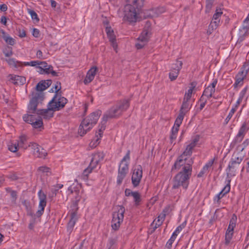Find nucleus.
<instances>
[{"label": "nucleus", "mask_w": 249, "mask_h": 249, "mask_svg": "<svg viewBox=\"0 0 249 249\" xmlns=\"http://www.w3.org/2000/svg\"><path fill=\"white\" fill-rule=\"evenodd\" d=\"M44 98V95L43 92H33L32 98L30 99L28 105V110L27 114H31L34 115H42L45 118H51L53 116V113L48 116V110L47 109H38L37 106L41 103Z\"/></svg>", "instance_id": "f257e3e1"}, {"label": "nucleus", "mask_w": 249, "mask_h": 249, "mask_svg": "<svg viewBox=\"0 0 249 249\" xmlns=\"http://www.w3.org/2000/svg\"><path fill=\"white\" fill-rule=\"evenodd\" d=\"M192 175L191 169L189 168L180 170L173 178L172 189H177L180 187L186 190L189 184V179Z\"/></svg>", "instance_id": "f03ea898"}, {"label": "nucleus", "mask_w": 249, "mask_h": 249, "mask_svg": "<svg viewBox=\"0 0 249 249\" xmlns=\"http://www.w3.org/2000/svg\"><path fill=\"white\" fill-rule=\"evenodd\" d=\"M101 115V111L98 110L83 119L79 128V134L81 136L85 135L96 124Z\"/></svg>", "instance_id": "7ed1b4c3"}, {"label": "nucleus", "mask_w": 249, "mask_h": 249, "mask_svg": "<svg viewBox=\"0 0 249 249\" xmlns=\"http://www.w3.org/2000/svg\"><path fill=\"white\" fill-rule=\"evenodd\" d=\"M139 8L130 4H126L124 8L123 20L129 24L133 25L138 19Z\"/></svg>", "instance_id": "20e7f679"}, {"label": "nucleus", "mask_w": 249, "mask_h": 249, "mask_svg": "<svg viewBox=\"0 0 249 249\" xmlns=\"http://www.w3.org/2000/svg\"><path fill=\"white\" fill-rule=\"evenodd\" d=\"M105 156V154L104 152L101 151H98L92 154V158L89 166L83 171L82 176L84 179L87 178L89 174L97 167L100 161L103 160Z\"/></svg>", "instance_id": "39448f33"}, {"label": "nucleus", "mask_w": 249, "mask_h": 249, "mask_svg": "<svg viewBox=\"0 0 249 249\" xmlns=\"http://www.w3.org/2000/svg\"><path fill=\"white\" fill-rule=\"evenodd\" d=\"M68 100L62 97L60 93H55L48 104V110L58 111L63 108L67 104Z\"/></svg>", "instance_id": "423d86ee"}, {"label": "nucleus", "mask_w": 249, "mask_h": 249, "mask_svg": "<svg viewBox=\"0 0 249 249\" xmlns=\"http://www.w3.org/2000/svg\"><path fill=\"white\" fill-rule=\"evenodd\" d=\"M194 163V160L192 158L184 157V156H179L174 165L172 168V170L174 169H181L184 170L185 167L189 168L191 169V172H192V165Z\"/></svg>", "instance_id": "0eeeda50"}, {"label": "nucleus", "mask_w": 249, "mask_h": 249, "mask_svg": "<svg viewBox=\"0 0 249 249\" xmlns=\"http://www.w3.org/2000/svg\"><path fill=\"white\" fill-rule=\"evenodd\" d=\"M23 120L26 123L30 124L34 128H40L43 126V122L40 115L26 114L23 116Z\"/></svg>", "instance_id": "6e6552de"}, {"label": "nucleus", "mask_w": 249, "mask_h": 249, "mask_svg": "<svg viewBox=\"0 0 249 249\" xmlns=\"http://www.w3.org/2000/svg\"><path fill=\"white\" fill-rule=\"evenodd\" d=\"M249 130V124L247 122H244L240 126L238 132L234 137L231 145L234 146L236 144L241 142L244 139L245 136Z\"/></svg>", "instance_id": "1a4fd4ad"}, {"label": "nucleus", "mask_w": 249, "mask_h": 249, "mask_svg": "<svg viewBox=\"0 0 249 249\" xmlns=\"http://www.w3.org/2000/svg\"><path fill=\"white\" fill-rule=\"evenodd\" d=\"M150 32L148 28H144L137 39L135 47L137 49H141L147 43L150 36Z\"/></svg>", "instance_id": "9d476101"}, {"label": "nucleus", "mask_w": 249, "mask_h": 249, "mask_svg": "<svg viewBox=\"0 0 249 249\" xmlns=\"http://www.w3.org/2000/svg\"><path fill=\"white\" fill-rule=\"evenodd\" d=\"M39 65L36 67L37 72L40 74H50L53 76H57L58 74L53 71V67L48 65L45 61H39Z\"/></svg>", "instance_id": "9b49d317"}, {"label": "nucleus", "mask_w": 249, "mask_h": 249, "mask_svg": "<svg viewBox=\"0 0 249 249\" xmlns=\"http://www.w3.org/2000/svg\"><path fill=\"white\" fill-rule=\"evenodd\" d=\"M142 177V168L141 165H137L133 169L131 177L132 183L134 187H136L140 184Z\"/></svg>", "instance_id": "f8f14e48"}, {"label": "nucleus", "mask_w": 249, "mask_h": 249, "mask_svg": "<svg viewBox=\"0 0 249 249\" xmlns=\"http://www.w3.org/2000/svg\"><path fill=\"white\" fill-rule=\"evenodd\" d=\"M79 187L78 186H73L71 185L68 188V191L70 192V194L73 195V198L72 199L73 201V207H75L76 210L78 208H77L78 206V204L79 201L81 199V196L80 195V190L79 189Z\"/></svg>", "instance_id": "ddd939ff"}, {"label": "nucleus", "mask_w": 249, "mask_h": 249, "mask_svg": "<svg viewBox=\"0 0 249 249\" xmlns=\"http://www.w3.org/2000/svg\"><path fill=\"white\" fill-rule=\"evenodd\" d=\"M223 14L221 9H216L215 13L213 14L209 26V30L210 31L216 29L219 25L220 18Z\"/></svg>", "instance_id": "4468645a"}, {"label": "nucleus", "mask_w": 249, "mask_h": 249, "mask_svg": "<svg viewBox=\"0 0 249 249\" xmlns=\"http://www.w3.org/2000/svg\"><path fill=\"white\" fill-rule=\"evenodd\" d=\"M128 163L126 162L124 164L120 163L117 179V183L118 185H120L122 183L123 179L124 178L128 172Z\"/></svg>", "instance_id": "2eb2a0df"}, {"label": "nucleus", "mask_w": 249, "mask_h": 249, "mask_svg": "<svg viewBox=\"0 0 249 249\" xmlns=\"http://www.w3.org/2000/svg\"><path fill=\"white\" fill-rule=\"evenodd\" d=\"M38 196L39 199V209L36 212V215L37 217H40L43 213L46 206V195L40 190L38 193Z\"/></svg>", "instance_id": "dca6fc26"}, {"label": "nucleus", "mask_w": 249, "mask_h": 249, "mask_svg": "<svg viewBox=\"0 0 249 249\" xmlns=\"http://www.w3.org/2000/svg\"><path fill=\"white\" fill-rule=\"evenodd\" d=\"M122 115L119 109L116 105L112 106L104 115L103 119L107 122L108 119L116 118Z\"/></svg>", "instance_id": "f3484780"}, {"label": "nucleus", "mask_w": 249, "mask_h": 249, "mask_svg": "<svg viewBox=\"0 0 249 249\" xmlns=\"http://www.w3.org/2000/svg\"><path fill=\"white\" fill-rule=\"evenodd\" d=\"M182 62L181 61L177 60L175 64L173 65L172 69L169 74V78L171 81L175 80L178 77L179 72L181 69Z\"/></svg>", "instance_id": "a211bd4d"}, {"label": "nucleus", "mask_w": 249, "mask_h": 249, "mask_svg": "<svg viewBox=\"0 0 249 249\" xmlns=\"http://www.w3.org/2000/svg\"><path fill=\"white\" fill-rule=\"evenodd\" d=\"M34 150L33 153L35 156L40 158H45L47 155V153L44 149L36 143H31L29 145Z\"/></svg>", "instance_id": "6ab92c4d"}, {"label": "nucleus", "mask_w": 249, "mask_h": 249, "mask_svg": "<svg viewBox=\"0 0 249 249\" xmlns=\"http://www.w3.org/2000/svg\"><path fill=\"white\" fill-rule=\"evenodd\" d=\"M226 181H227L226 185L217 195H216L214 196V197L213 198V201L215 203H217V204H219L220 202V199L230 191V189H231L230 183L231 181V179H227Z\"/></svg>", "instance_id": "aec40b11"}, {"label": "nucleus", "mask_w": 249, "mask_h": 249, "mask_svg": "<svg viewBox=\"0 0 249 249\" xmlns=\"http://www.w3.org/2000/svg\"><path fill=\"white\" fill-rule=\"evenodd\" d=\"M239 164H240L238 163L236 161L231 159L228 166L226 170L227 178V179H231L230 178L231 177L235 176L236 169Z\"/></svg>", "instance_id": "412c9836"}, {"label": "nucleus", "mask_w": 249, "mask_h": 249, "mask_svg": "<svg viewBox=\"0 0 249 249\" xmlns=\"http://www.w3.org/2000/svg\"><path fill=\"white\" fill-rule=\"evenodd\" d=\"M217 83V80L216 79H213L212 84L205 89L201 96L206 97L207 99L212 97L215 91V86Z\"/></svg>", "instance_id": "4be33fe9"}, {"label": "nucleus", "mask_w": 249, "mask_h": 249, "mask_svg": "<svg viewBox=\"0 0 249 249\" xmlns=\"http://www.w3.org/2000/svg\"><path fill=\"white\" fill-rule=\"evenodd\" d=\"M166 216V211L165 210L159 214L158 217L155 219L151 223V226L153 227V231L161 226L165 219Z\"/></svg>", "instance_id": "5701e85b"}, {"label": "nucleus", "mask_w": 249, "mask_h": 249, "mask_svg": "<svg viewBox=\"0 0 249 249\" xmlns=\"http://www.w3.org/2000/svg\"><path fill=\"white\" fill-rule=\"evenodd\" d=\"M121 113L125 111L130 106V99H124L118 101L116 104Z\"/></svg>", "instance_id": "b1692460"}, {"label": "nucleus", "mask_w": 249, "mask_h": 249, "mask_svg": "<svg viewBox=\"0 0 249 249\" xmlns=\"http://www.w3.org/2000/svg\"><path fill=\"white\" fill-rule=\"evenodd\" d=\"M125 208L123 206H119L117 211L114 212L112 213V219H116L121 222L123 221Z\"/></svg>", "instance_id": "393cba45"}, {"label": "nucleus", "mask_w": 249, "mask_h": 249, "mask_svg": "<svg viewBox=\"0 0 249 249\" xmlns=\"http://www.w3.org/2000/svg\"><path fill=\"white\" fill-rule=\"evenodd\" d=\"M97 71V68L96 67H93L89 70L84 80L85 84L87 85L89 83L94 79Z\"/></svg>", "instance_id": "a878e982"}, {"label": "nucleus", "mask_w": 249, "mask_h": 249, "mask_svg": "<svg viewBox=\"0 0 249 249\" xmlns=\"http://www.w3.org/2000/svg\"><path fill=\"white\" fill-rule=\"evenodd\" d=\"M52 81L51 80H42L39 82L36 86V92H42L51 86Z\"/></svg>", "instance_id": "bb28decb"}, {"label": "nucleus", "mask_w": 249, "mask_h": 249, "mask_svg": "<svg viewBox=\"0 0 249 249\" xmlns=\"http://www.w3.org/2000/svg\"><path fill=\"white\" fill-rule=\"evenodd\" d=\"M249 71V62H245L244 63L240 71L237 74L235 77L237 78H242L244 80V78L246 77L247 74Z\"/></svg>", "instance_id": "cd10ccee"}, {"label": "nucleus", "mask_w": 249, "mask_h": 249, "mask_svg": "<svg viewBox=\"0 0 249 249\" xmlns=\"http://www.w3.org/2000/svg\"><path fill=\"white\" fill-rule=\"evenodd\" d=\"M77 213L73 212L71 213V219L67 225V231L71 233L73 229V227L77 220Z\"/></svg>", "instance_id": "c85d7f7f"}, {"label": "nucleus", "mask_w": 249, "mask_h": 249, "mask_svg": "<svg viewBox=\"0 0 249 249\" xmlns=\"http://www.w3.org/2000/svg\"><path fill=\"white\" fill-rule=\"evenodd\" d=\"M106 32L109 41L112 43L113 47L114 48L116 46V37L113 30L110 27H107L106 29Z\"/></svg>", "instance_id": "c756f323"}, {"label": "nucleus", "mask_w": 249, "mask_h": 249, "mask_svg": "<svg viewBox=\"0 0 249 249\" xmlns=\"http://www.w3.org/2000/svg\"><path fill=\"white\" fill-rule=\"evenodd\" d=\"M189 101L190 100H185V99H183L182 105L179 111V113L185 115L187 112L189 111L191 108V106L189 102Z\"/></svg>", "instance_id": "7c9ffc66"}, {"label": "nucleus", "mask_w": 249, "mask_h": 249, "mask_svg": "<svg viewBox=\"0 0 249 249\" xmlns=\"http://www.w3.org/2000/svg\"><path fill=\"white\" fill-rule=\"evenodd\" d=\"M6 61L10 67H13L16 69L23 66L22 62L17 61L15 58L7 59H6Z\"/></svg>", "instance_id": "2f4dec72"}, {"label": "nucleus", "mask_w": 249, "mask_h": 249, "mask_svg": "<svg viewBox=\"0 0 249 249\" xmlns=\"http://www.w3.org/2000/svg\"><path fill=\"white\" fill-rule=\"evenodd\" d=\"M249 34L248 28H242L240 30L239 36L237 41V43H241Z\"/></svg>", "instance_id": "473e14b6"}, {"label": "nucleus", "mask_w": 249, "mask_h": 249, "mask_svg": "<svg viewBox=\"0 0 249 249\" xmlns=\"http://www.w3.org/2000/svg\"><path fill=\"white\" fill-rule=\"evenodd\" d=\"M237 221V216L235 214H233L230 219L229 225L226 231L233 232L234 228L236 226Z\"/></svg>", "instance_id": "72a5a7b5"}, {"label": "nucleus", "mask_w": 249, "mask_h": 249, "mask_svg": "<svg viewBox=\"0 0 249 249\" xmlns=\"http://www.w3.org/2000/svg\"><path fill=\"white\" fill-rule=\"evenodd\" d=\"M0 32L2 35V37L3 39L7 44L12 46H13L15 44V39L8 35L6 36L5 35V32L4 30H1Z\"/></svg>", "instance_id": "f704fd0d"}, {"label": "nucleus", "mask_w": 249, "mask_h": 249, "mask_svg": "<svg viewBox=\"0 0 249 249\" xmlns=\"http://www.w3.org/2000/svg\"><path fill=\"white\" fill-rule=\"evenodd\" d=\"M233 235V232L226 231L225 235L224 244L226 246H229L231 243V241Z\"/></svg>", "instance_id": "c9c22d12"}, {"label": "nucleus", "mask_w": 249, "mask_h": 249, "mask_svg": "<svg viewBox=\"0 0 249 249\" xmlns=\"http://www.w3.org/2000/svg\"><path fill=\"white\" fill-rule=\"evenodd\" d=\"M132 196L134 198L135 205L138 206L140 205L141 202V195L138 192H134Z\"/></svg>", "instance_id": "e433bc0d"}, {"label": "nucleus", "mask_w": 249, "mask_h": 249, "mask_svg": "<svg viewBox=\"0 0 249 249\" xmlns=\"http://www.w3.org/2000/svg\"><path fill=\"white\" fill-rule=\"evenodd\" d=\"M116 240L109 238L108 239L107 243V249H115L116 248Z\"/></svg>", "instance_id": "4c0bfd02"}, {"label": "nucleus", "mask_w": 249, "mask_h": 249, "mask_svg": "<svg viewBox=\"0 0 249 249\" xmlns=\"http://www.w3.org/2000/svg\"><path fill=\"white\" fill-rule=\"evenodd\" d=\"M179 233V231H176V229L174 231V232L173 233L171 237L169 239V240L167 241L166 245L169 248L170 247L172 246V245L173 243L174 242L175 240L176 239L178 234Z\"/></svg>", "instance_id": "58836bf2"}, {"label": "nucleus", "mask_w": 249, "mask_h": 249, "mask_svg": "<svg viewBox=\"0 0 249 249\" xmlns=\"http://www.w3.org/2000/svg\"><path fill=\"white\" fill-rule=\"evenodd\" d=\"M184 116L185 115L179 113L177 118H176V119L175 120L174 126H176V127H179L180 124H182V122L184 119Z\"/></svg>", "instance_id": "ea45409f"}, {"label": "nucleus", "mask_w": 249, "mask_h": 249, "mask_svg": "<svg viewBox=\"0 0 249 249\" xmlns=\"http://www.w3.org/2000/svg\"><path fill=\"white\" fill-rule=\"evenodd\" d=\"M194 148H193L192 147L188 145L186 148L185 150L181 155L184 156V157L191 158L190 156L192 154V150Z\"/></svg>", "instance_id": "a19ab883"}, {"label": "nucleus", "mask_w": 249, "mask_h": 249, "mask_svg": "<svg viewBox=\"0 0 249 249\" xmlns=\"http://www.w3.org/2000/svg\"><path fill=\"white\" fill-rule=\"evenodd\" d=\"M121 223H122V222L120 221L119 220L118 221L116 219H112L111 221L112 228L115 231L118 230L120 227Z\"/></svg>", "instance_id": "79ce46f5"}, {"label": "nucleus", "mask_w": 249, "mask_h": 249, "mask_svg": "<svg viewBox=\"0 0 249 249\" xmlns=\"http://www.w3.org/2000/svg\"><path fill=\"white\" fill-rule=\"evenodd\" d=\"M11 79L15 81V84H18V81H19L21 84H23L25 81V78L24 77L17 75L13 77Z\"/></svg>", "instance_id": "37998d69"}, {"label": "nucleus", "mask_w": 249, "mask_h": 249, "mask_svg": "<svg viewBox=\"0 0 249 249\" xmlns=\"http://www.w3.org/2000/svg\"><path fill=\"white\" fill-rule=\"evenodd\" d=\"M8 149L13 152H15L18 150V147H19L17 142L15 143H11L8 145Z\"/></svg>", "instance_id": "c03bdc74"}, {"label": "nucleus", "mask_w": 249, "mask_h": 249, "mask_svg": "<svg viewBox=\"0 0 249 249\" xmlns=\"http://www.w3.org/2000/svg\"><path fill=\"white\" fill-rule=\"evenodd\" d=\"M39 61H31L30 62H23V65L28 66H33V67H37L39 65Z\"/></svg>", "instance_id": "a18cd8bd"}, {"label": "nucleus", "mask_w": 249, "mask_h": 249, "mask_svg": "<svg viewBox=\"0 0 249 249\" xmlns=\"http://www.w3.org/2000/svg\"><path fill=\"white\" fill-rule=\"evenodd\" d=\"M236 111V108H232L230 112L229 113L228 115L226 117V118L225 120V123L226 124H227L228 122L230 121L231 117H232L233 115L234 114V112Z\"/></svg>", "instance_id": "49530a36"}, {"label": "nucleus", "mask_w": 249, "mask_h": 249, "mask_svg": "<svg viewBox=\"0 0 249 249\" xmlns=\"http://www.w3.org/2000/svg\"><path fill=\"white\" fill-rule=\"evenodd\" d=\"M5 56L10 57L13 54L12 48L11 47H6L3 51Z\"/></svg>", "instance_id": "de8ad7c7"}, {"label": "nucleus", "mask_w": 249, "mask_h": 249, "mask_svg": "<svg viewBox=\"0 0 249 249\" xmlns=\"http://www.w3.org/2000/svg\"><path fill=\"white\" fill-rule=\"evenodd\" d=\"M199 140V136L196 135L191 141V143L188 144L190 146L194 148L196 145Z\"/></svg>", "instance_id": "09e8293b"}, {"label": "nucleus", "mask_w": 249, "mask_h": 249, "mask_svg": "<svg viewBox=\"0 0 249 249\" xmlns=\"http://www.w3.org/2000/svg\"><path fill=\"white\" fill-rule=\"evenodd\" d=\"M26 137L25 136H21L20 137L19 141H18L17 142L19 147H23L24 144L26 142Z\"/></svg>", "instance_id": "8fccbe9b"}, {"label": "nucleus", "mask_w": 249, "mask_h": 249, "mask_svg": "<svg viewBox=\"0 0 249 249\" xmlns=\"http://www.w3.org/2000/svg\"><path fill=\"white\" fill-rule=\"evenodd\" d=\"M28 12L32 19L35 20L36 22H38L39 20L37 14L34 10H29Z\"/></svg>", "instance_id": "3c124183"}, {"label": "nucleus", "mask_w": 249, "mask_h": 249, "mask_svg": "<svg viewBox=\"0 0 249 249\" xmlns=\"http://www.w3.org/2000/svg\"><path fill=\"white\" fill-rule=\"evenodd\" d=\"M200 102H201L200 105V107L199 108V111L202 110V109L204 107L206 103H207V99H205V97L203 96H201L200 99Z\"/></svg>", "instance_id": "603ef678"}, {"label": "nucleus", "mask_w": 249, "mask_h": 249, "mask_svg": "<svg viewBox=\"0 0 249 249\" xmlns=\"http://www.w3.org/2000/svg\"><path fill=\"white\" fill-rule=\"evenodd\" d=\"M53 92H54L55 93H60L59 91L61 89V86L60 82H56L55 84L54 87H53L52 89Z\"/></svg>", "instance_id": "864d4df0"}, {"label": "nucleus", "mask_w": 249, "mask_h": 249, "mask_svg": "<svg viewBox=\"0 0 249 249\" xmlns=\"http://www.w3.org/2000/svg\"><path fill=\"white\" fill-rule=\"evenodd\" d=\"M193 90L192 89H188L187 91L185 93L183 99H185V100H190L192 97Z\"/></svg>", "instance_id": "5fc2aeb1"}, {"label": "nucleus", "mask_w": 249, "mask_h": 249, "mask_svg": "<svg viewBox=\"0 0 249 249\" xmlns=\"http://www.w3.org/2000/svg\"><path fill=\"white\" fill-rule=\"evenodd\" d=\"M243 83L242 78H237L235 77V82L233 84V87L236 88L238 86H241Z\"/></svg>", "instance_id": "6e6d98bb"}, {"label": "nucleus", "mask_w": 249, "mask_h": 249, "mask_svg": "<svg viewBox=\"0 0 249 249\" xmlns=\"http://www.w3.org/2000/svg\"><path fill=\"white\" fill-rule=\"evenodd\" d=\"M214 162V159L209 160L207 162L205 165L203 166L204 170H207L209 171V168L213 165Z\"/></svg>", "instance_id": "4d7b16f0"}, {"label": "nucleus", "mask_w": 249, "mask_h": 249, "mask_svg": "<svg viewBox=\"0 0 249 249\" xmlns=\"http://www.w3.org/2000/svg\"><path fill=\"white\" fill-rule=\"evenodd\" d=\"M97 138L94 141H92L89 143V146L92 148L95 147L100 143V139L101 138H99L98 136H96Z\"/></svg>", "instance_id": "13d9d810"}, {"label": "nucleus", "mask_w": 249, "mask_h": 249, "mask_svg": "<svg viewBox=\"0 0 249 249\" xmlns=\"http://www.w3.org/2000/svg\"><path fill=\"white\" fill-rule=\"evenodd\" d=\"M38 170L43 173H46L47 176H48L51 174L50 169L47 167H40L38 168Z\"/></svg>", "instance_id": "bf43d9fd"}, {"label": "nucleus", "mask_w": 249, "mask_h": 249, "mask_svg": "<svg viewBox=\"0 0 249 249\" xmlns=\"http://www.w3.org/2000/svg\"><path fill=\"white\" fill-rule=\"evenodd\" d=\"M213 4V1L212 0H207L206 5V11L209 12L211 9Z\"/></svg>", "instance_id": "052dcab7"}, {"label": "nucleus", "mask_w": 249, "mask_h": 249, "mask_svg": "<svg viewBox=\"0 0 249 249\" xmlns=\"http://www.w3.org/2000/svg\"><path fill=\"white\" fill-rule=\"evenodd\" d=\"M144 0H133V3L136 6L140 8L143 5Z\"/></svg>", "instance_id": "680f3d73"}, {"label": "nucleus", "mask_w": 249, "mask_h": 249, "mask_svg": "<svg viewBox=\"0 0 249 249\" xmlns=\"http://www.w3.org/2000/svg\"><path fill=\"white\" fill-rule=\"evenodd\" d=\"M103 122H104V123L102 124L101 126H100V128L99 129V137L100 138H101L102 137V134H103V131L105 129V127H106V126H105V124L106 122H105V121H104L103 120Z\"/></svg>", "instance_id": "e2e57ef3"}, {"label": "nucleus", "mask_w": 249, "mask_h": 249, "mask_svg": "<svg viewBox=\"0 0 249 249\" xmlns=\"http://www.w3.org/2000/svg\"><path fill=\"white\" fill-rule=\"evenodd\" d=\"M130 150H128L126 155L124 156V157L122 160L121 163H123L126 160H130Z\"/></svg>", "instance_id": "0e129e2a"}, {"label": "nucleus", "mask_w": 249, "mask_h": 249, "mask_svg": "<svg viewBox=\"0 0 249 249\" xmlns=\"http://www.w3.org/2000/svg\"><path fill=\"white\" fill-rule=\"evenodd\" d=\"M231 160H233V161H236L239 164H240L243 160V159H241V157H236L235 155H232Z\"/></svg>", "instance_id": "69168bd1"}, {"label": "nucleus", "mask_w": 249, "mask_h": 249, "mask_svg": "<svg viewBox=\"0 0 249 249\" xmlns=\"http://www.w3.org/2000/svg\"><path fill=\"white\" fill-rule=\"evenodd\" d=\"M246 147L242 143L238 144L236 148L235 151L238 152H244L243 151Z\"/></svg>", "instance_id": "338daca9"}, {"label": "nucleus", "mask_w": 249, "mask_h": 249, "mask_svg": "<svg viewBox=\"0 0 249 249\" xmlns=\"http://www.w3.org/2000/svg\"><path fill=\"white\" fill-rule=\"evenodd\" d=\"M186 225V221L183 222L181 225L178 226L176 228V231H179V232L182 231V230L185 228Z\"/></svg>", "instance_id": "774afa93"}]
</instances>
